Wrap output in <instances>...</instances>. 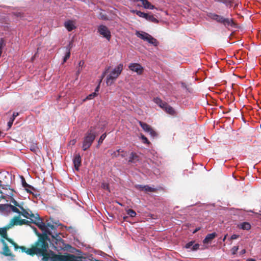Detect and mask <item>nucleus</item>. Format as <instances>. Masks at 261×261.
I'll return each mask as SVG.
<instances>
[{"label": "nucleus", "instance_id": "nucleus-32", "mask_svg": "<svg viewBox=\"0 0 261 261\" xmlns=\"http://www.w3.org/2000/svg\"><path fill=\"white\" fill-rule=\"evenodd\" d=\"M199 247V245L198 243H194L192 247L191 248V251H196L197 250Z\"/></svg>", "mask_w": 261, "mask_h": 261}, {"label": "nucleus", "instance_id": "nucleus-13", "mask_svg": "<svg viewBox=\"0 0 261 261\" xmlns=\"http://www.w3.org/2000/svg\"><path fill=\"white\" fill-rule=\"evenodd\" d=\"M111 154L113 157L115 158L118 157L119 156H121L123 158H125L127 156V152L121 148L113 151V152L111 153Z\"/></svg>", "mask_w": 261, "mask_h": 261}, {"label": "nucleus", "instance_id": "nucleus-50", "mask_svg": "<svg viewBox=\"0 0 261 261\" xmlns=\"http://www.w3.org/2000/svg\"><path fill=\"white\" fill-rule=\"evenodd\" d=\"M232 176H233V177L234 178H235V177H234L233 172H232Z\"/></svg>", "mask_w": 261, "mask_h": 261}, {"label": "nucleus", "instance_id": "nucleus-34", "mask_svg": "<svg viewBox=\"0 0 261 261\" xmlns=\"http://www.w3.org/2000/svg\"><path fill=\"white\" fill-rule=\"evenodd\" d=\"M194 243V242L191 241L189 243H188L186 246L185 247L187 249H190L191 250V248L192 247L193 244Z\"/></svg>", "mask_w": 261, "mask_h": 261}, {"label": "nucleus", "instance_id": "nucleus-4", "mask_svg": "<svg viewBox=\"0 0 261 261\" xmlns=\"http://www.w3.org/2000/svg\"><path fill=\"white\" fill-rule=\"evenodd\" d=\"M136 35L141 39L148 42L149 43L157 46L158 42L156 39L154 38L149 34L143 31H136Z\"/></svg>", "mask_w": 261, "mask_h": 261}, {"label": "nucleus", "instance_id": "nucleus-38", "mask_svg": "<svg viewBox=\"0 0 261 261\" xmlns=\"http://www.w3.org/2000/svg\"><path fill=\"white\" fill-rule=\"evenodd\" d=\"M229 101L234 100L235 99V98H234V96L233 95V94L232 92H231V93H230V96H229Z\"/></svg>", "mask_w": 261, "mask_h": 261}, {"label": "nucleus", "instance_id": "nucleus-5", "mask_svg": "<svg viewBox=\"0 0 261 261\" xmlns=\"http://www.w3.org/2000/svg\"><path fill=\"white\" fill-rule=\"evenodd\" d=\"M153 101L162 108L167 113L171 115H174L176 114L175 111L172 107L163 101L160 98L158 97L154 98Z\"/></svg>", "mask_w": 261, "mask_h": 261}, {"label": "nucleus", "instance_id": "nucleus-39", "mask_svg": "<svg viewBox=\"0 0 261 261\" xmlns=\"http://www.w3.org/2000/svg\"><path fill=\"white\" fill-rule=\"evenodd\" d=\"M76 143V140L73 139L69 142L70 145H74Z\"/></svg>", "mask_w": 261, "mask_h": 261}, {"label": "nucleus", "instance_id": "nucleus-1", "mask_svg": "<svg viewBox=\"0 0 261 261\" xmlns=\"http://www.w3.org/2000/svg\"><path fill=\"white\" fill-rule=\"evenodd\" d=\"M18 216L14 217L11 219L9 224L6 226L5 228H0V234L2 236L1 239H6L10 243H11L15 250L18 248V246L11 239L7 238V230L9 229L15 225H22L23 224H27L29 222L28 220L25 219H21L18 213Z\"/></svg>", "mask_w": 261, "mask_h": 261}, {"label": "nucleus", "instance_id": "nucleus-25", "mask_svg": "<svg viewBox=\"0 0 261 261\" xmlns=\"http://www.w3.org/2000/svg\"><path fill=\"white\" fill-rule=\"evenodd\" d=\"M66 50H67L66 53V55L63 59V63L66 62L67 60L69 58L70 56V49L69 48H67Z\"/></svg>", "mask_w": 261, "mask_h": 261}, {"label": "nucleus", "instance_id": "nucleus-6", "mask_svg": "<svg viewBox=\"0 0 261 261\" xmlns=\"http://www.w3.org/2000/svg\"><path fill=\"white\" fill-rule=\"evenodd\" d=\"M98 32L103 37H105L109 41L110 40L111 37V33L106 26L103 25H99L98 28Z\"/></svg>", "mask_w": 261, "mask_h": 261}, {"label": "nucleus", "instance_id": "nucleus-23", "mask_svg": "<svg viewBox=\"0 0 261 261\" xmlns=\"http://www.w3.org/2000/svg\"><path fill=\"white\" fill-rule=\"evenodd\" d=\"M84 62L83 61H80V62L79 63L78 66L76 67V69H77L76 74L77 75H79L80 73V72L84 66Z\"/></svg>", "mask_w": 261, "mask_h": 261}, {"label": "nucleus", "instance_id": "nucleus-41", "mask_svg": "<svg viewBox=\"0 0 261 261\" xmlns=\"http://www.w3.org/2000/svg\"><path fill=\"white\" fill-rule=\"evenodd\" d=\"M32 228H33V229L34 231L35 232L36 234L38 236L40 237V233H39L37 232L36 228H35V227H32Z\"/></svg>", "mask_w": 261, "mask_h": 261}, {"label": "nucleus", "instance_id": "nucleus-37", "mask_svg": "<svg viewBox=\"0 0 261 261\" xmlns=\"http://www.w3.org/2000/svg\"><path fill=\"white\" fill-rule=\"evenodd\" d=\"M102 187L104 189L109 190V187H108V184H105V183L102 184Z\"/></svg>", "mask_w": 261, "mask_h": 261}, {"label": "nucleus", "instance_id": "nucleus-21", "mask_svg": "<svg viewBox=\"0 0 261 261\" xmlns=\"http://www.w3.org/2000/svg\"><path fill=\"white\" fill-rule=\"evenodd\" d=\"M239 227L242 229L248 230L251 228V225L248 222H244L240 224Z\"/></svg>", "mask_w": 261, "mask_h": 261}, {"label": "nucleus", "instance_id": "nucleus-2", "mask_svg": "<svg viewBox=\"0 0 261 261\" xmlns=\"http://www.w3.org/2000/svg\"><path fill=\"white\" fill-rule=\"evenodd\" d=\"M123 69V65L120 63L114 68H113L107 75L106 77V83L108 86L112 85L115 80L120 75Z\"/></svg>", "mask_w": 261, "mask_h": 261}, {"label": "nucleus", "instance_id": "nucleus-49", "mask_svg": "<svg viewBox=\"0 0 261 261\" xmlns=\"http://www.w3.org/2000/svg\"><path fill=\"white\" fill-rule=\"evenodd\" d=\"M26 190H27V191L28 192H30V190H29V189H26Z\"/></svg>", "mask_w": 261, "mask_h": 261}, {"label": "nucleus", "instance_id": "nucleus-33", "mask_svg": "<svg viewBox=\"0 0 261 261\" xmlns=\"http://www.w3.org/2000/svg\"><path fill=\"white\" fill-rule=\"evenodd\" d=\"M141 138L142 140L143 143L145 144H149V142L148 141V139L146 137H145L144 135H141Z\"/></svg>", "mask_w": 261, "mask_h": 261}, {"label": "nucleus", "instance_id": "nucleus-15", "mask_svg": "<svg viewBox=\"0 0 261 261\" xmlns=\"http://www.w3.org/2000/svg\"><path fill=\"white\" fill-rule=\"evenodd\" d=\"M207 16L208 18L215 20L218 22H223L226 23L228 22L227 19H224L223 17L214 13H210L207 14Z\"/></svg>", "mask_w": 261, "mask_h": 261}, {"label": "nucleus", "instance_id": "nucleus-19", "mask_svg": "<svg viewBox=\"0 0 261 261\" xmlns=\"http://www.w3.org/2000/svg\"><path fill=\"white\" fill-rule=\"evenodd\" d=\"M216 233H212L208 234L205 239L203 240V242L204 244H208L210 243L216 237Z\"/></svg>", "mask_w": 261, "mask_h": 261}, {"label": "nucleus", "instance_id": "nucleus-52", "mask_svg": "<svg viewBox=\"0 0 261 261\" xmlns=\"http://www.w3.org/2000/svg\"><path fill=\"white\" fill-rule=\"evenodd\" d=\"M233 85H234V84H232V88H233Z\"/></svg>", "mask_w": 261, "mask_h": 261}, {"label": "nucleus", "instance_id": "nucleus-30", "mask_svg": "<svg viewBox=\"0 0 261 261\" xmlns=\"http://www.w3.org/2000/svg\"><path fill=\"white\" fill-rule=\"evenodd\" d=\"M146 14L147 13H143V12H142L140 11H139L138 12H136V14L140 17H142V18H143L145 19V17L146 16Z\"/></svg>", "mask_w": 261, "mask_h": 261}, {"label": "nucleus", "instance_id": "nucleus-3", "mask_svg": "<svg viewBox=\"0 0 261 261\" xmlns=\"http://www.w3.org/2000/svg\"><path fill=\"white\" fill-rule=\"evenodd\" d=\"M97 135L94 129H90L86 134L83 139L82 145V148L84 150H86L91 146Z\"/></svg>", "mask_w": 261, "mask_h": 261}, {"label": "nucleus", "instance_id": "nucleus-26", "mask_svg": "<svg viewBox=\"0 0 261 261\" xmlns=\"http://www.w3.org/2000/svg\"><path fill=\"white\" fill-rule=\"evenodd\" d=\"M30 150L35 153H37V151H38L39 149L36 144H33L30 146Z\"/></svg>", "mask_w": 261, "mask_h": 261}, {"label": "nucleus", "instance_id": "nucleus-51", "mask_svg": "<svg viewBox=\"0 0 261 261\" xmlns=\"http://www.w3.org/2000/svg\"><path fill=\"white\" fill-rule=\"evenodd\" d=\"M226 236H225V237H224V240L225 239H226Z\"/></svg>", "mask_w": 261, "mask_h": 261}, {"label": "nucleus", "instance_id": "nucleus-24", "mask_svg": "<svg viewBox=\"0 0 261 261\" xmlns=\"http://www.w3.org/2000/svg\"><path fill=\"white\" fill-rule=\"evenodd\" d=\"M97 93L94 92L89 95H88L85 98L83 99V101H86V100H90L93 99L94 97H95L97 95Z\"/></svg>", "mask_w": 261, "mask_h": 261}, {"label": "nucleus", "instance_id": "nucleus-27", "mask_svg": "<svg viewBox=\"0 0 261 261\" xmlns=\"http://www.w3.org/2000/svg\"><path fill=\"white\" fill-rule=\"evenodd\" d=\"M127 214L131 217H134L136 215V213L132 209H128L127 210Z\"/></svg>", "mask_w": 261, "mask_h": 261}, {"label": "nucleus", "instance_id": "nucleus-46", "mask_svg": "<svg viewBox=\"0 0 261 261\" xmlns=\"http://www.w3.org/2000/svg\"><path fill=\"white\" fill-rule=\"evenodd\" d=\"M99 84H100L99 83ZM99 85H98V86L96 88V90L95 91L96 93L97 91H98V90L99 89Z\"/></svg>", "mask_w": 261, "mask_h": 261}, {"label": "nucleus", "instance_id": "nucleus-45", "mask_svg": "<svg viewBox=\"0 0 261 261\" xmlns=\"http://www.w3.org/2000/svg\"><path fill=\"white\" fill-rule=\"evenodd\" d=\"M200 229V228L198 227V228H197L195 229V230L193 231V233H196L197 231H198Z\"/></svg>", "mask_w": 261, "mask_h": 261}, {"label": "nucleus", "instance_id": "nucleus-47", "mask_svg": "<svg viewBox=\"0 0 261 261\" xmlns=\"http://www.w3.org/2000/svg\"><path fill=\"white\" fill-rule=\"evenodd\" d=\"M245 252H246V251H245V249H243V250H242V253H245Z\"/></svg>", "mask_w": 261, "mask_h": 261}, {"label": "nucleus", "instance_id": "nucleus-12", "mask_svg": "<svg viewBox=\"0 0 261 261\" xmlns=\"http://www.w3.org/2000/svg\"><path fill=\"white\" fill-rule=\"evenodd\" d=\"M0 241L3 245V251L1 252V253L5 256H11V251L9 249L5 240L3 239H1Z\"/></svg>", "mask_w": 261, "mask_h": 261}, {"label": "nucleus", "instance_id": "nucleus-10", "mask_svg": "<svg viewBox=\"0 0 261 261\" xmlns=\"http://www.w3.org/2000/svg\"><path fill=\"white\" fill-rule=\"evenodd\" d=\"M239 28V24L233 18H229V31L232 32L230 36H232Z\"/></svg>", "mask_w": 261, "mask_h": 261}, {"label": "nucleus", "instance_id": "nucleus-31", "mask_svg": "<svg viewBox=\"0 0 261 261\" xmlns=\"http://www.w3.org/2000/svg\"><path fill=\"white\" fill-rule=\"evenodd\" d=\"M107 136V135L106 133L102 134L100 137L99 138V140H98V144H100L101 143H102V141H103V140L106 138Z\"/></svg>", "mask_w": 261, "mask_h": 261}, {"label": "nucleus", "instance_id": "nucleus-14", "mask_svg": "<svg viewBox=\"0 0 261 261\" xmlns=\"http://www.w3.org/2000/svg\"><path fill=\"white\" fill-rule=\"evenodd\" d=\"M18 248L21 250V251L23 252H25L27 254L33 255L34 254H37L36 250H35V247L32 248H26L23 246H18Z\"/></svg>", "mask_w": 261, "mask_h": 261}, {"label": "nucleus", "instance_id": "nucleus-7", "mask_svg": "<svg viewBox=\"0 0 261 261\" xmlns=\"http://www.w3.org/2000/svg\"><path fill=\"white\" fill-rule=\"evenodd\" d=\"M125 158L128 162L133 163H135L139 160V156L137 153L131 150L127 152V156Z\"/></svg>", "mask_w": 261, "mask_h": 261}, {"label": "nucleus", "instance_id": "nucleus-35", "mask_svg": "<svg viewBox=\"0 0 261 261\" xmlns=\"http://www.w3.org/2000/svg\"><path fill=\"white\" fill-rule=\"evenodd\" d=\"M238 248H239V247H238V246H234V247L231 249V252H232V253L233 254H234L236 253V252L238 251Z\"/></svg>", "mask_w": 261, "mask_h": 261}, {"label": "nucleus", "instance_id": "nucleus-17", "mask_svg": "<svg viewBox=\"0 0 261 261\" xmlns=\"http://www.w3.org/2000/svg\"><path fill=\"white\" fill-rule=\"evenodd\" d=\"M74 166L76 170L78 171L81 164V158L80 154H76L73 159Z\"/></svg>", "mask_w": 261, "mask_h": 261}, {"label": "nucleus", "instance_id": "nucleus-43", "mask_svg": "<svg viewBox=\"0 0 261 261\" xmlns=\"http://www.w3.org/2000/svg\"><path fill=\"white\" fill-rule=\"evenodd\" d=\"M139 11L138 10H130V12L133 13H136V12H138Z\"/></svg>", "mask_w": 261, "mask_h": 261}, {"label": "nucleus", "instance_id": "nucleus-42", "mask_svg": "<svg viewBox=\"0 0 261 261\" xmlns=\"http://www.w3.org/2000/svg\"><path fill=\"white\" fill-rule=\"evenodd\" d=\"M235 63H236L234 61L229 60V66L231 64L234 65V64H235Z\"/></svg>", "mask_w": 261, "mask_h": 261}, {"label": "nucleus", "instance_id": "nucleus-20", "mask_svg": "<svg viewBox=\"0 0 261 261\" xmlns=\"http://www.w3.org/2000/svg\"><path fill=\"white\" fill-rule=\"evenodd\" d=\"M145 19L148 21L155 23H158L159 22V20L156 18H155L153 15L147 13Z\"/></svg>", "mask_w": 261, "mask_h": 261}, {"label": "nucleus", "instance_id": "nucleus-48", "mask_svg": "<svg viewBox=\"0 0 261 261\" xmlns=\"http://www.w3.org/2000/svg\"><path fill=\"white\" fill-rule=\"evenodd\" d=\"M2 197L3 198H5V196H2Z\"/></svg>", "mask_w": 261, "mask_h": 261}, {"label": "nucleus", "instance_id": "nucleus-18", "mask_svg": "<svg viewBox=\"0 0 261 261\" xmlns=\"http://www.w3.org/2000/svg\"><path fill=\"white\" fill-rule=\"evenodd\" d=\"M142 6L145 9L152 10L154 9V6L151 4L148 0H143L142 1ZM138 6L140 7L141 5L138 4Z\"/></svg>", "mask_w": 261, "mask_h": 261}, {"label": "nucleus", "instance_id": "nucleus-8", "mask_svg": "<svg viewBox=\"0 0 261 261\" xmlns=\"http://www.w3.org/2000/svg\"><path fill=\"white\" fill-rule=\"evenodd\" d=\"M128 68L130 70L136 72L138 74H142L143 71V67L138 63H130Z\"/></svg>", "mask_w": 261, "mask_h": 261}, {"label": "nucleus", "instance_id": "nucleus-9", "mask_svg": "<svg viewBox=\"0 0 261 261\" xmlns=\"http://www.w3.org/2000/svg\"><path fill=\"white\" fill-rule=\"evenodd\" d=\"M139 123L145 132L148 133L151 137H154L156 136V133L149 125L145 123L141 122V121L139 122Z\"/></svg>", "mask_w": 261, "mask_h": 261}, {"label": "nucleus", "instance_id": "nucleus-22", "mask_svg": "<svg viewBox=\"0 0 261 261\" xmlns=\"http://www.w3.org/2000/svg\"><path fill=\"white\" fill-rule=\"evenodd\" d=\"M18 115L19 114L17 112H15L13 114L12 117L10 118V120L8 122V125L9 128H10L12 126L13 121H14L16 117L18 116Z\"/></svg>", "mask_w": 261, "mask_h": 261}, {"label": "nucleus", "instance_id": "nucleus-53", "mask_svg": "<svg viewBox=\"0 0 261 261\" xmlns=\"http://www.w3.org/2000/svg\"><path fill=\"white\" fill-rule=\"evenodd\" d=\"M1 186V181L0 180V186Z\"/></svg>", "mask_w": 261, "mask_h": 261}, {"label": "nucleus", "instance_id": "nucleus-29", "mask_svg": "<svg viewBox=\"0 0 261 261\" xmlns=\"http://www.w3.org/2000/svg\"><path fill=\"white\" fill-rule=\"evenodd\" d=\"M109 68H110V67H107L105 71H104L103 72V73H102L101 76V79L99 80V84H100V83L101 82L102 79L105 76V75L107 74V73L108 71L109 70Z\"/></svg>", "mask_w": 261, "mask_h": 261}, {"label": "nucleus", "instance_id": "nucleus-44", "mask_svg": "<svg viewBox=\"0 0 261 261\" xmlns=\"http://www.w3.org/2000/svg\"><path fill=\"white\" fill-rule=\"evenodd\" d=\"M246 261H256V260L253 258H249L247 259Z\"/></svg>", "mask_w": 261, "mask_h": 261}, {"label": "nucleus", "instance_id": "nucleus-28", "mask_svg": "<svg viewBox=\"0 0 261 261\" xmlns=\"http://www.w3.org/2000/svg\"><path fill=\"white\" fill-rule=\"evenodd\" d=\"M239 5V3H234L231 1L229 0V8H233V9H236Z\"/></svg>", "mask_w": 261, "mask_h": 261}, {"label": "nucleus", "instance_id": "nucleus-40", "mask_svg": "<svg viewBox=\"0 0 261 261\" xmlns=\"http://www.w3.org/2000/svg\"><path fill=\"white\" fill-rule=\"evenodd\" d=\"M23 186L24 187H25V188H31V187L30 186H29V185H28L27 183H26L24 181L23 182Z\"/></svg>", "mask_w": 261, "mask_h": 261}, {"label": "nucleus", "instance_id": "nucleus-11", "mask_svg": "<svg viewBox=\"0 0 261 261\" xmlns=\"http://www.w3.org/2000/svg\"><path fill=\"white\" fill-rule=\"evenodd\" d=\"M135 188L142 191H144L145 192H152L155 191V189L150 187L149 186H143L141 185H135Z\"/></svg>", "mask_w": 261, "mask_h": 261}, {"label": "nucleus", "instance_id": "nucleus-16", "mask_svg": "<svg viewBox=\"0 0 261 261\" xmlns=\"http://www.w3.org/2000/svg\"><path fill=\"white\" fill-rule=\"evenodd\" d=\"M64 27L69 31L70 32L76 28L75 23L72 20H68L65 22Z\"/></svg>", "mask_w": 261, "mask_h": 261}, {"label": "nucleus", "instance_id": "nucleus-36", "mask_svg": "<svg viewBox=\"0 0 261 261\" xmlns=\"http://www.w3.org/2000/svg\"><path fill=\"white\" fill-rule=\"evenodd\" d=\"M239 237H240V236L238 234H233L231 236V237L230 238V240L237 239L239 238Z\"/></svg>", "mask_w": 261, "mask_h": 261}]
</instances>
